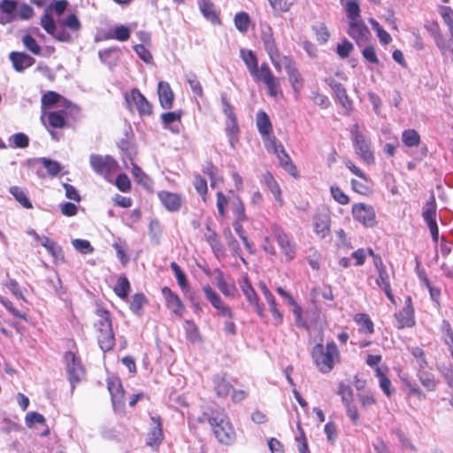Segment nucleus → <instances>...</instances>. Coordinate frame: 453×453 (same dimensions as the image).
<instances>
[{"mask_svg":"<svg viewBox=\"0 0 453 453\" xmlns=\"http://www.w3.org/2000/svg\"><path fill=\"white\" fill-rule=\"evenodd\" d=\"M240 58L244 62L248 71L250 73H256L255 69L258 66V61L256 54L251 50H240Z\"/></svg>","mask_w":453,"mask_h":453,"instance_id":"obj_33","label":"nucleus"},{"mask_svg":"<svg viewBox=\"0 0 453 453\" xmlns=\"http://www.w3.org/2000/svg\"><path fill=\"white\" fill-rule=\"evenodd\" d=\"M349 134L355 154L359 160L367 165H373L375 163L374 151L367 131L356 123L350 127Z\"/></svg>","mask_w":453,"mask_h":453,"instance_id":"obj_2","label":"nucleus"},{"mask_svg":"<svg viewBox=\"0 0 453 453\" xmlns=\"http://www.w3.org/2000/svg\"><path fill=\"white\" fill-rule=\"evenodd\" d=\"M157 94L161 107L165 110L171 109L173 104V93L169 83L166 81H159L157 85Z\"/></svg>","mask_w":453,"mask_h":453,"instance_id":"obj_19","label":"nucleus"},{"mask_svg":"<svg viewBox=\"0 0 453 453\" xmlns=\"http://www.w3.org/2000/svg\"><path fill=\"white\" fill-rule=\"evenodd\" d=\"M118 50H119L116 47L100 50L98 52L100 61L103 64L106 65L110 69L113 68L114 66H116L119 61V57L116 55Z\"/></svg>","mask_w":453,"mask_h":453,"instance_id":"obj_31","label":"nucleus"},{"mask_svg":"<svg viewBox=\"0 0 453 453\" xmlns=\"http://www.w3.org/2000/svg\"><path fill=\"white\" fill-rule=\"evenodd\" d=\"M131 30L128 27L124 25L116 26L112 31V34L108 35L107 38L116 39L119 42H126L129 39Z\"/></svg>","mask_w":453,"mask_h":453,"instance_id":"obj_49","label":"nucleus"},{"mask_svg":"<svg viewBox=\"0 0 453 453\" xmlns=\"http://www.w3.org/2000/svg\"><path fill=\"white\" fill-rule=\"evenodd\" d=\"M158 198L162 204L170 211H178L182 203V199L179 195L168 191H160Z\"/></svg>","mask_w":453,"mask_h":453,"instance_id":"obj_21","label":"nucleus"},{"mask_svg":"<svg viewBox=\"0 0 453 453\" xmlns=\"http://www.w3.org/2000/svg\"><path fill=\"white\" fill-rule=\"evenodd\" d=\"M236 29L241 33H246L250 26V16L247 12H241L235 14L234 19Z\"/></svg>","mask_w":453,"mask_h":453,"instance_id":"obj_46","label":"nucleus"},{"mask_svg":"<svg viewBox=\"0 0 453 453\" xmlns=\"http://www.w3.org/2000/svg\"><path fill=\"white\" fill-rule=\"evenodd\" d=\"M273 231L278 245L284 253L286 259L288 261L294 259L296 257V246L290 240L288 234L278 226H274Z\"/></svg>","mask_w":453,"mask_h":453,"instance_id":"obj_8","label":"nucleus"},{"mask_svg":"<svg viewBox=\"0 0 453 453\" xmlns=\"http://www.w3.org/2000/svg\"><path fill=\"white\" fill-rule=\"evenodd\" d=\"M312 358L314 363L323 373L333 370L334 362L339 359V350L334 342H327L326 346L318 343L312 349Z\"/></svg>","mask_w":453,"mask_h":453,"instance_id":"obj_3","label":"nucleus"},{"mask_svg":"<svg viewBox=\"0 0 453 453\" xmlns=\"http://www.w3.org/2000/svg\"><path fill=\"white\" fill-rule=\"evenodd\" d=\"M181 118L180 111H168L162 113L161 120L164 128L170 130L173 134L180 133V122Z\"/></svg>","mask_w":453,"mask_h":453,"instance_id":"obj_24","label":"nucleus"},{"mask_svg":"<svg viewBox=\"0 0 453 453\" xmlns=\"http://www.w3.org/2000/svg\"><path fill=\"white\" fill-rule=\"evenodd\" d=\"M37 160L42 163L48 173L52 177L57 176L62 170V166L58 161L47 157H39Z\"/></svg>","mask_w":453,"mask_h":453,"instance_id":"obj_47","label":"nucleus"},{"mask_svg":"<svg viewBox=\"0 0 453 453\" xmlns=\"http://www.w3.org/2000/svg\"><path fill=\"white\" fill-rule=\"evenodd\" d=\"M56 40L62 42H73L74 41V37L73 35L68 32L64 26L62 25L59 27H56V30L51 35Z\"/></svg>","mask_w":453,"mask_h":453,"instance_id":"obj_59","label":"nucleus"},{"mask_svg":"<svg viewBox=\"0 0 453 453\" xmlns=\"http://www.w3.org/2000/svg\"><path fill=\"white\" fill-rule=\"evenodd\" d=\"M422 217L426 224L436 222V203L434 196L430 197V201L423 208Z\"/></svg>","mask_w":453,"mask_h":453,"instance_id":"obj_39","label":"nucleus"},{"mask_svg":"<svg viewBox=\"0 0 453 453\" xmlns=\"http://www.w3.org/2000/svg\"><path fill=\"white\" fill-rule=\"evenodd\" d=\"M199 8L203 15L212 23L219 22V18L214 11V6L209 0H199Z\"/></svg>","mask_w":453,"mask_h":453,"instance_id":"obj_38","label":"nucleus"},{"mask_svg":"<svg viewBox=\"0 0 453 453\" xmlns=\"http://www.w3.org/2000/svg\"><path fill=\"white\" fill-rule=\"evenodd\" d=\"M255 74L254 73H250V75L256 82H264L274 76L266 63H262L259 67L257 66L255 69Z\"/></svg>","mask_w":453,"mask_h":453,"instance_id":"obj_40","label":"nucleus"},{"mask_svg":"<svg viewBox=\"0 0 453 453\" xmlns=\"http://www.w3.org/2000/svg\"><path fill=\"white\" fill-rule=\"evenodd\" d=\"M312 31L316 35L317 40L319 43H326L329 39V32L324 23H317L312 26Z\"/></svg>","mask_w":453,"mask_h":453,"instance_id":"obj_53","label":"nucleus"},{"mask_svg":"<svg viewBox=\"0 0 453 453\" xmlns=\"http://www.w3.org/2000/svg\"><path fill=\"white\" fill-rule=\"evenodd\" d=\"M278 157L280 165L284 168L286 172H288L292 176L297 175V171L293 164L290 157L286 152L284 147L280 150L278 153L275 154Z\"/></svg>","mask_w":453,"mask_h":453,"instance_id":"obj_32","label":"nucleus"},{"mask_svg":"<svg viewBox=\"0 0 453 453\" xmlns=\"http://www.w3.org/2000/svg\"><path fill=\"white\" fill-rule=\"evenodd\" d=\"M108 391L111 397V403L114 409L124 405V389L118 378H109L107 380Z\"/></svg>","mask_w":453,"mask_h":453,"instance_id":"obj_13","label":"nucleus"},{"mask_svg":"<svg viewBox=\"0 0 453 453\" xmlns=\"http://www.w3.org/2000/svg\"><path fill=\"white\" fill-rule=\"evenodd\" d=\"M89 164L93 171L100 175H107L114 172L118 166L117 162L111 156L91 154Z\"/></svg>","mask_w":453,"mask_h":453,"instance_id":"obj_6","label":"nucleus"},{"mask_svg":"<svg viewBox=\"0 0 453 453\" xmlns=\"http://www.w3.org/2000/svg\"><path fill=\"white\" fill-rule=\"evenodd\" d=\"M25 421L29 428H34L37 424H44L45 418L42 414L31 411L27 413Z\"/></svg>","mask_w":453,"mask_h":453,"instance_id":"obj_64","label":"nucleus"},{"mask_svg":"<svg viewBox=\"0 0 453 453\" xmlns=\"http://www.w3.org/2000/svg\"><path fill=\"white\" fill-rule=\"evenodd\" d=\"M216 285L218 288L220 290V292L227 297H234L235 293L237 291L236 287L234 282L229 283L225 274L220 270H216Z\"/></svg>","mask_w":453,"mask_h":453,"instance_id":"obj_26","label":"nucleus"},{"mask_svg":"<svg viewBox=\"0 0 453 453\" xmlns=\"http://www.w3.org/2000/svg\"><path fill=\"white\" fill-rule=\"evenodd\" d=\"M261 41L267 55L279 50L273 37V29L270 26L265 25L261 27Z\"/></svg>","mask_w":453,"mask_h":453,"instance_id":"obj_25","label":"nucleus"},{"mask_svg":"<svg viewBox=\"0 0 453 453\" xmlns=\"http://www.w3.org/2000/svg\"><path fill=\"white\" fill-rule=\"evenodd\" d=\"M39 242L52 256L56 263L65 262L63 249L56 242H54L53 240L50 239L47 236L42 235V237L40 238Z\"/></svg>","mask_w":453,"mask_h":453,"instance_id":"obj_20","label":"nucleus"},{"mask_svg":"<svg viewBox=\"0 0 453 453\" xmlns=\"http://www.w3.org/2000/svg\"><path fill=\"white\" fill-rule=\"evenodd\" d=\"M73 248L80 253L87 255L91 254L94 251V248L90 242L83 239H73L72 241Z\"/></svg>","mask_w":453,"mask_h":453,"instance_id":"obj_57","label":"nucleus"},{"mask_svg":"<svg viewBox=\"0 0 453 453\" xmlns=\"http://www.w3.org/2000/svg\"><path fill=\"white\" fill-rule=\"evenodd\" d=\"M433 38L436 44V46L439 48L441 55L445 58H448V44L449 40L447 41L444 36L442 35L439 26H434V31L433 32Z\"/></svg>","mask_w":453,"mask_h":453,"instance_id":"obj_45","label":"nucleus"},{"mask_svg":"<svg viewBox=\"0 0 453 453\" xmlns=\"http://www.w3.org/2000/svg\"><path fill=\"white\" fill-rule=\"evenodd\" d=\"M355 321L361 326L362 329L367 333L372 334L373 332V323L366 314L358 313L356 315Z\"/></svg>","mask_w":453,"mask_h":453,"instance_id":"obj_60","label":"nucleus"},{"mask_svg":"<svg viewBox=\"0 0 453 453\" xmlns=\"http://www.w3.org/2000/svg\"><path fill=\"white\" fill-rule=\"evenodd\" d=\"M331 87H332L335 96H337L340 104H342V106L343 108H345L346 110H350L351 101L349 98V96L347 95V91H346L345 88L343 87V85L339 82H334V83L331 84Z\"/></svg>","mask_w":453,"mask_h":453,"instance_id":"obj_34","label":"nucleus"},{"mask_svg":"<svg viewBox=\"0 0 453 453\" xmlns=\"http://www.w3.org/2000/svg\"><path fill=\"white\" fill-rule=\"evenodd\" d=\"M171 269L173 270L180 288L182 290L186 289L188 288V280L183 271L175 262L171 263Z\"/></svg>","mask_w":453,"mask_h":453,"instance_id":"obj_61","label":"nucleus"},{"mask_svg":"<svg viewBox=\"0 0 453 453\" xmlns=\"http://www.w3.org/2000/svg\"><path fill=\"white\" fill-rule=\"evenodd\" d=\"M226 134L228 137L231 148L234 149L235 144L238 142L239 135V126L237 123V119L226 121Z\"/></svg>","mask_w":453,"mask_h":453,"instance_id":"obj_36","label":"nucleus"},{"mask_svg":"<svg viewBox=\"0 0 453 453\" xmlns=\"http://www.w3.org/2000/svg\"><path fill=\"white\" fill-rule=\"evenodd\" d=\"M240 288L245 296L247 301L250 305H252L255 308V311L260 316H264V310L262 306L259 304V299L258 296L251 286L249 279L247 276H243L242 280L239 281Z\"/></svg>","mask_w":453,"mask_h":453,"instance_id":"obj_12","label":"nucleus"},{"mask_svg":"<svg viewBox=\"0 0 453 453\" xmlns=\"http://www.w3.org/2000/svg\"><path fill=\"white\" fill-rule=\"evenodd\" d=\"M284 67L288 76L289 82L297 97L303 88V80L301 77L295 61L289 56H283Z\"/></svg>","mask_w":453,"mask_h":453,"instance_id":"obj_9","label":"nucleus"},{"mask_svg":"<svg viewBox=\"0 0 453 453\" xmlns=\"http://www.w3.org/2000/svg\"><path fill=\"white\" fill-rule=\"evenodd\" d=\"M207 420L218 441L224 445H232L236 439L234 428L230 422L224 410H212L210 413L204 412L203 418H199L198 421L203 423Z\"/></svg>","mask_w":453,"mask_h":453,"instance_id":"obj_1","label":"nucleus"},{"mask_svg":"<svg viewBox=\"0 0 453 453\" xmlns=\"http://www.w3.org/2000/svg\"><path fill=\"white\" fill-rule=\"evenodd\" d=\"M261 182L271 191L275 201L280 205H282L280 188L270 172H266L262 175Z\"/></svg>","mask_w":453,"mask_h":453,"instance_id":"obj_27","label":"nucleus"},{"mask_svg":"<svg viewBox=\"0 0 453 453\" xmlns=\"http://www.w3.org/2000/svg\"><path fill=\"white\" fill-rule=\"evenodd\" d=\"M22 43L27 50L34 55H41V47L35 41V39L30 35H25L22 36Z\"/></svg>","mask_w":453,"mask_h":453,"instance_id":"obj_55","label":"nucleus"},{"mask_svg":"<svg viewBox=\"0 0 453 453\" xmlns=\"http://www.w3.org/2000/svg\"><path fill=\"white\" fill-rule=\"evenodd\" d=\"M17 0H2L0 2V24L5 25L17 19Z\"/></svg>","mask_w":453,"mask_h":453,"instance_id":"obj_15","label":"nucleus"},{"mask_svg":"<svg viewBox=\"0 0 453 453\" xmlns=\"http://www.w3.org/2000/svg\"><path fill=\"white\" fill-rule=\"evenodd\" d=\"M151 420L154 426L150 430L147 437V444L153 449H157L164 439L162 424L159 417H152Z\"/></svg>","mask_w":453,"mask_h":453,"instance_id":"obj_17","label":"nucleus"},{"mask_svg":"<svg viewBox=\"0 0 453 453\" xmlns=\"http://www.w3.org/2000/svg\"><path fill=\"white\" fill-rule=\"evenodd\" d=\"M263 83L266 86L267 92L270 96L277 97L279 95H281L279 78L273 76Z\"/></svg>","mask_w":453,"mask_h":453,"instance_id":"obj_51","label":"nucleus"},{"mask_svg":"<svg viewBox=\"0 0 453 453\" xmlns=\"http://www.w3.org/2000/svg\"><path fill=\"white\" fill-rule=\"evenodd\" d=\"M65 116L64 110L54 111L46 113L42 119L44 121V119H47L48 125L52 128H63L66 125Z\"/></svg>","mask_w":453,"mask_h":453,"instance_id":"obj_28","label":"nucleus"},{"mask_svg":"<svg viewBox=\"0 0 453 453\" xmlns=\"http://www.w3.org/2000/svg\"><path fill=\"white\" fill-rule=\"evenodd\" d=\"M96 313L98 317L95 324L98 331V344L103 351H108L112 349L115 342L111 314L107 310L103 308H98Z\"/></svg>","mask_w":453,"mask_h":453,"instance_id":"obj_4","label":"nucleus"},{"mask_svg":"<svg viewBox=\"0 0 453 453\" xmlns=\"http://www.w3.org/2000/svg\"><path fill=\"white\" fill-rule=\"evenodd\" d=\"M212 384L215 394L219 398H226L233 389L232 384L221 374L213 375Z\"/></svg>","mask_w":453,"mask_h":453,"instance_id":"obj_23","label":"nucleus"},{"mask_svg":"<svg viewBox=\"0 0 453 453\" xmlns=\"http://www.w3.org/2000/svg\"><path fill=\"white\" fill-rule=\"evenodd\" d=\"M65 363L66 372L69 376V381L72 388L75 387V384L81 381L85 377V369L81 364L80 357H76L72 351H68L65 354Z\"/></svg>","mask_w":453,"mask_h":453,"instance_id":"obj_5","label":"nucleus"},{"mask_svg":"<svg viewBox=\"0 0 453 453\" xmlns=\"http://www.w3.org/2000/svg\"><path fill=\"white\" fill-rule=\"evenodd\" d=\"M439 13L448 27L449 34H453V10L449 6H440Z\"/></svg>","mask_w":453,"mask_h":453,"instance_id":"obj_52","label":"nucleus"},{"mask_svg":"<svg viewBox=\"0 0 453 453\" xmlns=\"http://www.w3.org/2000/svg\"><path fill=\"white\" fill-rule=\"evenodd\" d=\"M204 237L214 256L218 259L223 258L226 256V250L219 239L217 233L210 226H207V232L205 233Z\"/></svg>","mask_w":453,"mask_h":453,"instance_id":"obj_16","label":"nucleus"},{"mask_svg":"<svg viewBox=\"0 0 453 453\" xmlns=\"http://www.w3.org/2000/svg\"><path fill=\"white\" fill-rule=\"evenodd\" d=\"M395 318L396 319V327L399 329L411 327L415 325L413 308L403 307L401 311L395 313Z\"/></svg>","mask_w":453,"mask_h":453,"instance_id":"obj_22","label":"nucleus"},{"mask_svg":"<svg viewBox=\"0 0 453 453\" xmlns=\"http://www.w3.org/2000/svg\"><path fill=\"white\" fill-rule=\"evenodd\" d=\"M418 377L422 384L428 391H434L436 388V380L434 375L424 370L418 371Z\"/></svg>","mask_w":453,"mask_h":453,"instance_id":"obj_43","label":"nucleus"},{"mask_svg":"<svg viewBox=\"0 0 453 453\" xmlns=\"http://www.w3.org/2000/svg\"><path fill=\"white\" fill-rule=\"evenodd\" d=\"M131 172L135 181L144 188H150L152 184L150 178L134 162H131Z\"/></svg>","mask_w":453,"mask_h":453,"instance_id":"obj_35","label":"nucleus"},{"mask_svg":"<svg viewBox=\"0 0 453 453\" xmlns=\"http://www.w3.org/2000/svg\"><path fill=\"white\" fill-rule=\"evenodd\" d=\"M353 218L365 226L372 227L375 225V211L371 205L356 203L352 206Z\"/></svg>","mask_w":453,"mask_h":453,"instance_id":"obj_7","label":"nucleus"},{"mask_svg":"<svg viewBox=\"0 0 453 453\" xmlns=\"http://www.w3.org/2000/svg\"><path fill=\"white\" fill-rule=\"evenodd\" d=\"M127 104L131 106L135 105L141 115H150L152 113V106L145 98V96L137 88H133L129 94L125 96Z\"/></svg>","mask_w":453,"mask_h":453,"instance_id":"obj_11","label":"nucleus"},{"mask_svg":"<svg viewBox=\"0 0 453 453\" xmlns=\"http://www.w3.org/2000/svg\"><path fill=\"white\" fill-rule=\"evenodd\" d=\"M130 283L127 278L121 275L118 278L117 284L113 290L115 294L121 299H126L130 292Z\"/></svg>","mask_w":453,"mask_h":453,"instance_id":"obj_41","label":"nucleus"},{"mask_svg":"<svg viewBox=\"0 0 453 453\" xmlns=\"http://www.w3.org/2000/svg\"><path fill=\"white\" fill-rule=\"evenodd\" d=\"M376 377L379 379L380 388L384 392V394L388 396H390L393 393L391 389V381L383 372L380 367H377L375 369Z\"/></svg>","mask_w":453,"mask_h":453,"instance_id":"obj_48","label":"nucleus"},{"mask_svg":"<svg viewBox=\"0 0 453 453\" xmlns=\"http://www.w3.org/2000/svg\"><path fill=\"white\" fill-rule=\"evenodd\" d=\"M401 139L407 147H418L420 143V135L414 129H406L403 131Z\"/></svg>","mask_w":453,"mask_h":453,"instance_id":"obj_37","label":"nucleus"},{"mask_svg":"<svg viewBox=\"0 0 453 453\" xmlns=\"http://www.w3.org/2000/svg\"><path fill=\"white\" fill-rule=\"evenodd\" d=\"M314 231L321 237H325L329 233L328 218L319 217L314 219Z\"/></svg>","mask_w":453,"mask_h":453,"instance_id":"obj_50","label":"nucleus"},{"mask_svg":"<svg viewBox=\"0 0 453 453\" xmlns=\"http://www.w3.org/2000/svg\"><path fill=\"white\" fill-rule=\"evenodd\" d=\"M256 124L262 137L267 136L273 130L272 123L266 112L260 111L257 113Z\"/></svg>","mask_w":453,"mask_h":453,"instance_id":"obj_29","label":"nucleus"},{"mask_svg":"<svg viewBox=\"0 0 453 453\" xmlns=\"http://www.w3.org/2000/svg\"><path fill=\"white\" fill-rule=\"evenodd\" d=\"M9 192L13 196L15 200L24 208L32 209L33 204L30 201L27 191L19 186H12L10 188Z\"/></svg>","mask_w":453,"mask_h":453,"instance_id":"obj_30","label":"nucleus"},{"mask_svg":"<svg viewBox=\"0 0 453 453\" xmlns=\"http://www.w3.org/2000/svg\"><path fill=\"white\" fill-rule=\"evenodd\" d=\"M9 58L12 63L13 68L17 72H23L25 69L32 66L35 63V58L25 52L12 51L10 54Z\"/></svg>","mask_w":453,"mask_h":453,"instance_id":"obj_18","label":"nucleus"},{"mask_svg":"<svg viewBox=\"0 0 453 453\" xmlns=\"http://www.w3.org/2000/svg\"><path fill=\"white\" fill-rule=\"evenodd\" d=\"M203 291L204 293L205 297L211 303L214 309L218 310L219 308L225 304L221 297L210 285H204L203 287Z\"/></svg>","mask_w":453,"mask_h":453,"instance_id":"obj_42","label":"nucleus"},{"mask_svg":"<svg viewBox=\"0 0 453 453\" xmlns=\"http://www.w3.org/2000/svg\"><path fill=\"white\" fill-rule=\"evenodd\" d=\"M337 394L341 396L342 404L354 402L353 389L349 385L341 383Z\"/></svg>","mask_w":453,"mask_h":453,"instance_id":"obj_56","label":"nucleus"},{"mask_svg":"<svg viewBox=\"0 0 453 453\" xmlns=\"http://www.w3.org/2000/svg\"><path fill=\"white\" fill-rule=\"evenodd\" d=\"M348 34L358 46L366 43L370 36V31L361 19L349 21Z\"/></svg>","mask_w":453,"mask_h":453,"instance_id":"obj_10","label":"nucleus"},{"mask_svg":"<svg viewBox=\"0 0 453 453\" xmlns=\"http://www.w3.org/2000/svg\"><path fill=\"white\" fill-rule=\"evenodd\" d=\"M203 171L210 177L211 186L212 188L223 182V178L219 174L218 168L211 162H206Z\"/></svg>","mask_w":453,"mask_h":453,"instance_id":"obj_44","label":"nucleus"},{"mask_svg":"<svg viewBox=\"0 0 453 453\" xmlns=\"http://www.w3.org/2000/svg\"><path fill=\"white\" fill-rule=\"evenodd\" d=\"M11 147L12 148H27L29 144V138L24 133H17L10 137Z\"/></svg>","mask_w":453,"mask_h":453,"instance_id":"obj_54","label":"nucleus"},{"mask_svg":"<svg viewBox=\"0 0 453 453\" xmlns=\"http://www.w3.org/2000/svg\"><path fill=\"white\" fill-rule=\"evenodd\" d=\"M346 410V414L349 420L354 425H358L360 421V414L358 412L357 407L354 402L348 403L346 404H343Z\"/></svg>","mask_w":453,"mask_h":453,"instance_id":"obj_62","label":"nucleus"},{"mask_svg":"<svg viewBox=\"0 0 453 453\" xmlns=\"http://www.w3.org/2000/svg\"><path fill=\"white\" fill-rule=\"evenodd\" d=\"M186 81L196 96L200 97L203 96V88L195 73H188L186 75Z\"/></svg>","mask_w":453,"mask_h":453,"instance_id":"obj_63","label":"nucleus"},{"mask_svg":"<svg viewBox=\"0 0 453 453\" xmlns=\"http://www.w3.org/2000/svg\"><path fill=\"white\" fill-rule=\"evenodd\" d=\"M162 295L165 300L166 306L176 316H182L185 306L183 305L180 297L173 292L168 287L162 288Z\"/></svg>","mask_w":453,"mask_h":453,"instance_id":"obj_14","label":"nucleus"},{"mask_svg":"<svg viewBox=\"0 0 453 453\" xmlns=\"http://www.w3.org/2000/svg\"><path fill=\"white\" fill-rule=\"evenodd\" d=\"M345 10H346V15H347L349 21L361 19L360 18V8H359L358 4L356 1H353V0L348 1L346 4Z\"/></svg>","mask_w":453,"mask_h":453,"instance_id":"obj_58","label":"nucleus"}]
</instances>
